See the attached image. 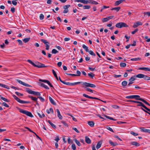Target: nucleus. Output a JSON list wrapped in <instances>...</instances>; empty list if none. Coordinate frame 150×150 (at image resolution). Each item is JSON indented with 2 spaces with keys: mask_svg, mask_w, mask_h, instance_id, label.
I'll use <instances>...</instances> for the list:
<instances>
[{
  "mask_svg": "<svg viewBox=\"0 0 150 150\" xmlns=\"http://www.w3.org/2000/svg\"><path fill=\"white\" fill-rule=\"evenodd\" d=\"M70 6V5H67L63 6V8L64 9V10L63 11V13H67L68 12L69 10L68 9V8Z\"/></svg>",
  "mask_w": 150,
  "mask_h": 150,
  "instance_id": "nucleus-11",
  "label": "nucleus"
},
{
  "mask_svg": "<svg viewBox=\"0 0 150 150\" xmlns=\"http://www.w3.org/2000/svg\"><path fill=\"white\" fill-rule=\"evenodd\" d=\"M25 90L26 91L30 94L35 95L38 96H40L41 95L40 92L33 91L29 88H26Z\"/></svg>",
  "mask_w": 150,
  "mask_h": 150,
  "instance_id": "nucleus-3",
  "label": "nucleus"
},
{
  "mask_svg": "<svg viewBox=\"0 0 150 150\" xmlns=\"http://www.w3.org/2000/svg\"><path fill=\"white\" fill-rule=\"evenodd\" d=\"M56 111L57 113V116L59 117V118L60 119L62 120V116L61 115L60 111L58 109H57Z\"/></svg>",
  "mask_w": 150,
  "mask_h": 150,
  "instance_id": "nucleus-20",
  "label": "nucleus"
},
{
  "mask_svg": "<svg viewBox=\"0 0 150 150\" xmlns=\"http://www.w3.org/2000/svg\"><path fill=\"white\" fill-rule=\"evenodd\" d=\"M58 51L55 49H53L52 51V53L55 54L58 53Z\"/></svg>",
  "mask_w": 150,
  "mask_h": 150,
  "instance_id": "nucleus-47",
  "label": "nucleus"
},
{
  "mask_svg": "<svg viewBox=\"0 0 150 150\" xmlns=\"http://www.w3.org/2000/svg\"><path fill=\"white\" fill-rule=\"evenodd\" d=\"M126 66V64L125 63L121 62L120 63V66L121 67H125Z\"/></svg>",
  "mask_w": 150,
  "mask_h": 150,
  "instance_id": "nucleus-44",
  "label": "nucleus"
},
{
  "mask_svg": "<svg viewBox=\"0 0 150 150\" xmlns=\"http://www.w3.org/2000/svg\"><path fill=\"white\" fill-rule=\"evenodd\" d=\"M102 144V142L101 141H99L96 145V148L97 149L100 148L101 146V144Z\"/></svg>",
  "mask_w": 150,
  "mask_h": 150,
  "instance_id": "nucleus-21",
  "label": "nucleus"
},
{
  "mask_svg": "<svg viewBox=\"0 0 150 150\" xmlns=\"http://www.w3.org/2000/svg\"><path fill=\"white\" fill-rule=\"evenodd\" d=\"M16 81L19 83L25 86H27V87H31V86L30 85L28 84L25 83L22 81H21L19 79H17Z\"/></svg>",
  "mask_w": 150,
  "mask_h": 150,
  "instance_id": "nucleus-13",
  "label": "nucleus"
},
{
  "mask_svg": "<svg viewBox=\"0 0 150 150\" xmlns=\"http://www.w3.org/2000/svg\"><path fill=\"white\" fill-rule=\"evenodd\" d=\"M29 97L32 100L35 101L36 103V104L37 105H39V104L38 103V102L37 101V98L35 97H33L32 96H29Z\"/></svg>",
  "mask_w": 150,
  "mask_h": 150,
  "instance_id": "nucleus-15",
  "label": "nucleus"
},
{
  "mask_svg": "<svg viewBox=\"0 0 150 150\" xmlns=\"http://www.w3.org/2000/svg\"><path fill=\"white\" fill-rule=\"evenodd\" d=\"M16 108L19 110V112L25 114L27 115L30 117H33V115L30 112L27 111L25 110H23V109L19 108L18 107H16Z\"/></svg>",
  "mask_w": 150,
  "mask_h": 150,
  "instance_id": "nucleus-2",
  "label": "nucleus"
},
{
  "mask_svg": "<svg viewBox=\"0 0 150 150\" xmlns=\"http://www.w3.org/2000/svg\"><path fill=\"white\" fill-rule=\"evenodd\" d=\"M144 76V75L142 74H139L135 76L136 77L139 78H143Z\"/></svg>",
  "mask_w": 150,
  "mask_h": 150,
  "instance_id": "nucleus-26",
  "label": "nucleus"
},
{
  "mask_svg": "<svg viewBox=\"0 0 150 150\" xmlns=\"http://www.w3.org/2000/svg\"><path fill=\"white\" fill-rule=\"evenodd\" d=\"M135 78L136 76H132L129 79V82L128 84V86H130L131 84H132L134 83L133 81H134L136 79Z\"/></svg>",
  "mask_w": 150,
  "mask_h": 150,
  "instance_id": "nucleus-7",
  "label": "nucleus"
},
{
  "mask_svg": "<svg viewBox=\"0 0 150 150\" xmlns=\"http://www.w3.org/2000/svg\"><path fill=\"white\" fill-rule=\"evenodd\" d=\"M72 129L75 130L77 133H79L80 132L79 131V130H78L76 129V128L73 127L72 128Z\"/></svg>",
  "mask_w": 150,
  "mask_h": 150,
  "instance_id": "nucleus-61",
  "label": "nucleus"
},
{
  "mask_svg": "<svg viewBox=\"0 0 150 150\" xmlns=\"http://www.w3.org/2000/svg\"><path fill=\"white\" fill-rule=\"evenodd\" d=\"M130 143L132 145L135 146H140V144L136 142H133Z\"/></svg>",
  "mask_w": 150,
  "mask_h": 150,
  "instance_id": "nucleus-24",
  "label": "nucleus"
},
{
  "mask_svg": "<svg viewBox=\"0 0 150 150\" xmlns=\"http://www.w3.org/2000/svg\"><path fill=\"white\" fill-rule=\"evenodd\" d=\"M88 75L92 79H93L94 76H95V74L92 73H88Z\"/></svg>",
  "mask_w": 150,
  "mask_h": 150,
  "instance_id": "nucleus-39",
  "label": "nucleus"
},
{
  "mask_svg": "<svg viewBox=\"0 0 150 150\" xmlns=\"http://www.w3.org/2000/svg\"><path fill=\"white\" fill-rule=\"evenodd\" d=\"M17 41L18 42L20 45H22L23 44V43L21 40H17Z\"/></svg>",
  "mask_w": 150,
  "mask_h": 150,
  "instance_id": "nucleus-63",
  "label": "nucleus"
},
{
  "mask_svg": "<svg viewBox=\"0 0 150 150\" xmlns=\"http://www.w3.org/2000/svg\"><path fill=\"white\" fill-rule=\"evenodd\" d=\"M30 103V101H25L23 100H21V103Z\"/></svg>",
  "mask_w": 150,
  "mask_h": 150,
  "instance_id": "nucleus-49",
  "label": "nucleus"
},
{
  "mask_svg": "<svg viewBox=\"0 0 150 150\" xmlns=\"http://www.w3.org/2000/svg\"><path fill=\"white\" fill-rule=\"evenodd\" d=\"M13 97L18 102L21 103V101L22 100L20 99L19 98L17 97L16 95H13Z\"/></svg>",
  "mask_w": 150,
  "mask_h": 150,
  "instance_id": "nucleus-22",
  "label": "nucleus"
},
{
  "mask_svg": "<svg viewBox=\"0 0 150 150\" xmlns=\"http://www.w3.org/2000/svg\"><path fill=\"white\" fill-rule=\"evenodd\" d=\"M130 133L131 134H132L134 136H137L138 135V134L137 133L134 132L133 131H131Z\"/></svg>",
  "mask_w": 150,
  "mask_h": 150,
  "instance_id": "nucleus-50",
  "label": "nucleus"
},
{
  "mask_svg": "<svg viewBox=\"0 0 150 150\" xmlns=\"http://www.w3.org/2000/svg\"><path fill=\"white\" fill-rule=\"evenodd\" d=\"M140 100H141V101L144 103L145 104H146L149 106H150V105L149 104V103L147 101H146V100H145L144 99H141Z\"/></svg>",
  "mask_w": 150,
  "mask_h": 150,
  "instance_id": "nucleus-34",
  "label": "nucleus"
},
{
  "mask_svg": "<svg viewBox=\"0 0 150 150\" xmlns=\"http://www.w3.org/2000/svg\"><path fill=\"white\" fill-rule=\"evenodd\" d=\"M2 104L6 107L8 108L9 107V106L5 102H3Z\"/></svg>",
  "mask_w": 150,
  "mask_h": 150,
  "instance_id": "nucleus-53",
  "label": "nucleus"
},
{
  "mask_svg": "<svg viewBox=\"0 0 150 150\" xmlns=\"http://www.w3.org/2000/svg\"><path fill=\"white\" fill-rule=\"evenodd\" d=\"M44 16L42 14H41L40 15V20H42L44 19Z\"/></svg>",
  "mask_w": 150,
  "mask_h": 150,
  "instance_id": "nucleus-57",
  "label": "nucleus"
},
{
  "mask_svg": "<svg viewBox=\"0 0 150 150\" xmlns=\"http://www.w3.org/2000/svg\"><path fill=\"white\" fill-rule=\"evenodd\" d=\"M141 59V58L139 57L135 58H132L131 59V60L132 61H138Z\"/></svg>",
  "mask_w": 150,
  "mask_h": 150,
  "instance_id": "nucleus-37",
  "label": "nucleus"
},
{
  "mask_svg": "<svg viewBox=\"0 0 150 150\" xmlns=\"http://www.w3.org/2000/svg\"><path fill=\"white\" fill-rule=\"evenodd\" d=\"M52 73H53L56 79L57 80H58V77L57 76V74H56V72L54 71V70H53V69H52Z\"/></svg>",
  "mask_w": 150,
  "mask_h": 150,
  "instance_id": "nucleus-29",
  "label": "nucleus"
},
{
  "mask_svg": "<svg viewBox=\"0 0 150 150\" xmlns=\"http://www.w3.org/2000/svg\"><path fill=\"white\" fill-rule=\"evenodd\" d=\"M0 86H1L3 87L6 88L7 89H9V88L8 86L6 85L0 83Z\"/></svg>",
  "mask_w": 150,
  "mask_h": 150,
  "instance_id": "nucleus-33",
  "label": "nucleus"
},
{
  "mask_svg": "<svg viewBox=\"0 0 150 150\" xmlns=\"http://www.w3.org/2000/svg\"><path fill=\"white\" fill-rule=\"evenodd\" d=\"M15 93L18 96H23V94H22V93H19L18 92H15Z\"/></svg>",
  "mask_w": 150,
  "mask_h": 150,
  "instance_id": "nucleus-60",
  "label": "nucleus"
},
{
  "mask_svg": "<svg viewBox=\"0 0 150 150\" xmlns=\"http://www.w3.org/2000/svg\"><path fill=\"white\" fill-rule=\"evenodd\" d=\"M47 122L52 126L53 128L54 129L56 128V126L53 123L51 122L50 120H48L47 121Z\"/></svg>",
  "mask_w": 150,
  "mask_h": 150,
  "instance_id": "nucleus-25",
  "label": "nucleus"
},
{
  "mask_svg": "<svg viewBox=\"0 0 150 150\" xmlns=\"http://www.w3.org/2000/svg\"><path fill=\"white\" fill-rule=\"evenodd\" d=\"M137 100H139L141 101V99H143V98H140V96L139 95H134V98Z\"/></svg>",
  "mask_w": 150,
  "mask_h": 150,
  "instance_id": "nucleus-31",
  "label": "nucleus"
},
{
  "mask_svg": "<svg viewBox=\"0 0 150 150\" xmlns=\"http://www.w3.org/2000/svg\"><path fill=\"white\" fill-rule=\"evenodd\" d=\"M127 83V82L126 81H124L122 82V85L123 86H126Z\"/></svg>",
  "mask_w": 150,
  "mask_h": 150,
  "instance_id": "nucleus-38",
  "label": "nucleus"
},
{
  "mask_svg": "<svg viewBox=\"0 0 150 150\" xmlns=\"http://www.w3.org/2000/svg\"><path fill=\"white\" fill-rule=\"evenodd\" d=\"M88 52L90 54H91L93 56H95L96 55V54L92 50L89 51Z\"/></svg>",
  "mask_w": 150,
  "mask_h": 150,
  "instance_id": "nucleus-46",
  "label": "nucleus"
},
{
  "mask_svg": "<svg viewBox=\"0 0 150 150\" xmlns=\"http://www.w3.org/2000/svg\"><path fill=\"white\" fill-rule=\"evenodd\" d=\"M75 142L76 143V144L78 146H80L81 145V144L80 142L76 139H75L74 140Z\"/></svg>",
  "mask_w": 150,
  "mask_h": 150,
  "instance_id": "nucleus-45",
  "label": "nucleus"
},
{
  "mask_svg": "<svg viewBox=\"0 0 150 150\" xmlns=\"http://www.w3.org/2000/svg\"><path fill=\"white\" fill-rule=\"evenodd\" d=\"M49 99L51 103L52 104L54 105H56V103L53 100L52 98L50 96L49 97Z\"/></svg>",
  "mask_w": 150,
  "mask_h": 150,
  "instance_id": "nucleus-23",
  "label": "nucleus"
},
{
  "mask_svg": "<svg viewBox=\"0 0 150 150\" xmlns=\"http://www.w3.org/2000/svg\"><path fill=\"white\" fill-rule=\"evenodd\" d=\"M63 83L67 85H71V83L69 82H67L66 81H64L63 82Z\"/></svg>",
  "mask_w": 150,
  "mask_h": 150,
  "instance_id": "nucleus-54",
  "label": "nucleus"
},
{
  "mask_svg": "<svg viewBox=\"0 0 150 150\" xmlns=\"http://www.w3.org/2000/svg\"><path fill=\"white\" fill-rule=\"evenodd\" d=\"M91 8V6L88 5H85L83 6V9H89Z\"/></svg>",
  "mask_w": 150,
  "mask_h": 150,
  "instance_id": "nucleus-41",
  "label": "nucleus"
},
{
  "mask_svg": "<svg viewBox=\"0 0 150 150\" xmlns=\"http://www.w3.org/2000/svg\"><path fill=\"white\" fill-rule=\"evenodd\" d=\"M27 62L31 64L34 66L37 67L39 68L44 67H46V66H45V64L40 63L38 62H36V64H35L30 59H28L27 60Z\"/></svg>",
  "mask_w": 150,
  "mask_h": 150,
  "instance_id": "nucleus-1",
  "label": "nucleus"
},
{
  "mask_svg": "<svg viewBox=\"0 0 150 150\" xmlns=\"http://www.w3.org/2000/svg\"><path fill=\"white\" fill-rule=\"evenodd\" d=\"M141 130L144 132L150 133V130L146 129L144 127H142L141 128Z\"/></svg>",
  "mask_w": 150,
  "mask_h": 150,
  "instance_id": "nucleus-19",
  "label": "nucleus"
},
{
  "mask_svg": "<svg viewBox=\"0 0 150 150\" xmlns=\"http://www.w3.org/2000/svg\"><path fill=\"white\" fill-rule=\"evenodd\" d=\"M39 83L40 86L45 88V89H49V88L44 83L41 82H39Z\"/></svg>",
  "mask_w": 150,
  "mask_h": 150,
  "instance_id": "nucleus-17",
  "label": "nucleus"
},
{
  "mask_svg": "<svg viewBox=\"0 0 150 150\" xmlns=\"http://www.w3.org/2000/svg\"><path fill=\"white\" fill-rule=\"evenodd\" d=\"M142 23L140 21H137V22L134 23L133 27L134 28H135L138 27L139 25H142Z\"/></svg>",
  "mask_w": 150,
  "mask_h": 150,
  "instance_id": "nucleus-14",
  "label": "nucleus"
},
{
  "mask_svg": "<svg viewBox=\"0 0 150 150\" xmlns=\"http://www.w3.org/2000/svg\"><path fill=\"white\" fill-rule=\"evenodd\" d=\"M127 101L128 102H134V103H138V102H139L138 101H134V100H127Z\"/></svg>",
  "mask_w": 150,
  "mask_h": 150,
  "instance_id": "nucleus-59",
  "label": "nucleus"
},
{
  "mask_svg": "<svg viewBox=\"0 0 150 150\" xmlns=\"http://www.w3.org/2000/svg\"><path fill=\"white\" fill-rule=\"evenodd\" d=\"M40 40L45 45V49L48 50L50 47V43L46 40L45 39H41Z\"/></svg>",
  "mask_w": 150,
  "mask_h": 150,
  "instance_id": "nucleus-5",
  "label": "nucleus"
},
{
  "mask_svg": "<svg viewBox=\"0 0 150 150\" xmlns=\"http://www.w3.org/2000/svg\"><path fill=\"white\" fill-rule=\"evenodd\" d=\"M139 104L137 105V106H141L144 108L145 109L148 111L149 112L150 109L146 107L142 102L139 101L138 103Z\"/></svg>",
  "mask_w": 150,
  "mask_h": 150,
  "instance_id": "nucleus-9",
  "label": "nucleus"
},
{
  "mask_svg": "<svg viewBox=\"0 0 150 150\" xmlns=\"http://www.w3.org/2000/svg\"><path fill=\"white\" fill-rule=\"evenodd\" d=\"M83 48L85 50L86 52H88L89 50L88 49V47L86 46L85 45H83L82 46Z\"/></svg>",
  "mask_w": 150,
  "mask_h": 150,
  "instance_id": "nucleus-32",
  "label": "nucleus"
},
{
  "mask_svg": "<svg viewBox=\"0 0 150 150\" xmlns=\"http://www.w3.org/2000/svg\"><path fill=\"white\" fill-rule=\"evenodd\" d=\"M71 148L73 149H76V147L75 144H72L71 145Z\"/></svg>",
  "mask_w": 150,
  "mask_h": 150,
  "instance_id": "nucleus-58",
  "label": "nucleus"
},
{
  "mask_svg": "<svg viewBox=\"0 0 150 150\" xmlns=\"http://www.w3.org/2000/svg\"><path fill=\"white\" fill-rule=\"evenodd\" d=\"M144 14L145 15H147L148 16H150V12H144Z\"/></svg>",
  "mask_w": 150,
  "mask_h": 150,
  "instance_id": "nucleus-62",
  "label": "nucleus"
},
{
  "mask_svg": "<svg viewBox=\"0 0 150 150\" xmlns=\"http://www.w3.org/2000/svg\"><path fill=\"white\" fill-rule=\"evenodd\" d=\"M115 26L116 27L118 28H122L123 27H127L128 25L125 23L123 22H119L117 23Z\"/></svg>",
  "mask_w": 150,
  "mask_h": 150,
  "instance_id": "nucleus-4",
  "label": "nucleus"
},
{
  "mask_svg": "<svg viewBox=\"0 0 150 150\" xmlns=\"http://www.w3.org/2000/svg\"><path fill=\"white\" fill-rule=\"evenodd\" d=\"M82 84L87 87L95 88L96 87V85L94 84L86 82H85L84 83H82Z\"/></svg>",
  "mask_w": 150,
  "mask_h": 150,
  "instance_id": "nucleus-6",
  "label": "nucleus"
},
{
  "mask_svg": "<svg viewBox=\"0 0 150 150\" xmlns=\"http://www.w3.org/2000/svg\"><path fill=\"white\" fill-rule=\"evenodd\" d=\"M106 128L108 129V130H109L111 132H114V131L113 130V129H112V128H111L110 127H109V126H106Z\"/></svg>",
  "mask_w": 150,
  "mask_h": 150,
  "instance_id": "nucleus-42",
  "label": "nucleus"
},
{
  "mask_svg": "<svg viewBox=\"0 0 150 150\" xmlns=\"http://www.w3.org/2000/svg\"><path fill=\"white\" fill-rule=\"evenodd\" d=\"M1 99L7 102H9V101L7 99L5 98H4L3 97H1Z\"/></svg>",
  "mask_w": 150,
  "mask_h": 150,
  "instance_id": "nucleus-51",
  "label": "nucleus"
},
{
  "mask_svg": "<svg viewBox=\"0 0 150 150\" xmlns=\"http://www.w3.org/2000/svg\"><path fill=\"white\" fill-rule=\"evenodd\" d=\"M127 98L133 99L134 98V95L128 96L126 97Z\"/></svg>",
  "mask_w": 150,
  "mask_h": 150,
  "instance_id": "nucleus-40",
  "label": "nucleus"
},
{
  "mask_svg": "<svg viewBox=\"0 0 150 150\" xmlns=\"http://www.w3.org/2000/svg\"><path fill=\"white\" fill-rule=\"evenodd\" d=\"M39 81H42L44 83H47V84L51 87H52L53 88H54V87L51 84L50 82L47 80H42L41 79H39Z\"/></svg>",
  "mask_w": 150,
  "mask_h": 150,
  "instance_id": "nucleus-10",
  "label": "nucleus"
},
{
  "mask_svg": "<svg viewBox=\"0 0 150 150\" xmlns=\"http://www.w3.org/2000/svg\"><path fill=\"white\" fill-rule=\"evenodd\" d=\"M30 38H25L24 39H23V41L25 42V43H26L28 42L30 40Z\"/></svg>",
  "mask_w": 150,
  "mask_h": 150,
  "instance_id": "nucleus-35",
  "label": "nucleus"
},
{
  "mask_svg": "<svg viewBox=\"0 0 150 150\" xmlns=\"http://www.w3.org/2000/svg\"><path fill=\"white\" fill-rule=\"evenodd\" d=\"M108 21V19L106 17L103 18V19L102 20V22L103 23H104L107 22Z\"/></svg>",
  "mask_w": 150,
  "mask_h": 150,
  "instance_id": "nucleus-55",
  "label": "nucleus"
},
{
  "mask_svg": "<svg viewBox=\"0 0 150 150\" xmlns=\"http://www.w3.org/2000/svg\"><path fill=\"white\" fill-rule=\"evenodd\" d=\"M120 7H116L113 8L111 9V10H115L116 11L118 12L120 9Z\"/></svg>",
  "mask_w": 150,
  "mask_h": 150,
  "instance_id": "nucleus-30",
  "label": "nucleus"
},
{
  "mask_svg": "<svg viewBox=\"0 0 150 150\" xmlns=\"http://www.w3.org/2000/svg\"><path fill=\"white\" fill-rule=\"evenodd\" d=\"M38 98L40 99V101L42 102H44L45 101V99L41 96H38Z\"/></svg>",
  "mask_w": 150,
  "mask_h": 150,
  "instance_id": "nucleus-48",
  "label": "nucleus"
},
{
  "mask_svg": "<svg viewBox=\"0 0 150 150\" xmlns=\"http://www.w3.org/2000/svg\"><path fill=\"white\" fill-rule=\"evenodd\" d=\"M109 143L111 145L113 146H115L117 145L118 144L116 142L115 143H113L112 141L111 140H110L109 141Z\"/></svg>",
  "mask_w": 150,
  "mask_h": 150,
  "instance_id": "nucleus-27",
  "label": "nucleus"
},
{
  "mask_svg": "<svg viewBox=\"0 0 150 150\" xmlns=\"http://www.w3.org/2000/svg\"><path fill=\"white\" fill-rule=\"evenodd\" d=\"M145 80H150V77L147 76V75H144V76L143 78Z\"/></svg>",
  "mask_w": 150,
  "mask_h": 150,
  "instance_id": "nucleus-36",
  "label": "nucleus"
},
{
  "mask_svg": "<svg viewBox=\"0 0 150 150\" xmlns=\"http://www.w3.org/2000/svg\"><path fill=\"white\" fill-rule=\"evenodd\" d=\"M140 109H142V110H143L144 112H145L148 113V114H149L150 115V113L149 112H148L147 111H146V110H145V109H144L142 107H141L140 108ZM149 112H150V110Z\"/></svg>",
  "mask_w": 150,
  "mask_h": 150,
  "instance_id": "nucleus-52",
  "label": "nucleus"
},
{
  "mask_svg": "<svg viewBox=\"0 0 150 150\" xmlns=\"http://www.w3.org/2000/svg\"><path fill=\"white\" fill-rule=\"evenodd\" d=\"M104 116L106 117L107 118L109 119L110 120H116V119H114L113 118L107 116L106 115H105Z\"/></svg>",
  "mask_w": 150,
  "mask_h": 150,
  "instance_id": "nucleus-43",
  "label": "nucleus"
},
{
  "mask_svg": "<svg viewBox=\"0 0 150 150\" xmlns=\"http://www.w3.org/2000/svg\"><path fill=\"white\" fill-rule=\"evenodd\" d=\"M85 141L86 143L88 144H90L91 143V140L87 136L85 137Z\"/></svg>",
  "mask_w": 150,
  "mask_h": 150,
  "instance_id": "nucleus-18",
  "label": "nucleus"
},
{
  "mask_svg": "<svg viewBox=\"0 0 150 150\" xmlns=\"http://www.w3.org/2000/svg\"><path fill=\"white\" fill-rule=\"evenodd\" d=\"M88 125L91 127H93L94 126V123L91 121H90L88 122Z\"/></svg>",
  "mask_w": 150,
  "mask_h": 150,
  "instance_id": "nucleus-28",
  "label": "nucleus"
},
{
  "mask_svg": "<svg viewBox=\"0 0 150 150\" xmlns=\"http://www.w3.org/2000/svg\"><path fill=\"white\" fill-rule=\"evenodd\" d=\"M54 140L57 141V142L59 140V137L58 136H57V137L55 138Z\"/></svg>",
  "mask_w": 150,
  "mask_h": 150,
  "instance_id": "nucleus-64",
  "label": "nucleus"
},
{
  "mask_svg": "<svg viewBox=\"0 0 150 150\" xmlns=\"http://www.w3.org/2000/svg\"><path fill=\"white\" fill-rule=\"evenodd\" d=\"M83 96H84L85 97L88 98L93 99H96V100H100L102 102H103V100L99 99L98 98H97L96 97H94L90 96L85 93H84L83 94Z\"/></svg>",
  "mask_w": 150,
  "mask_h": 150,
  "instance_id": "nucleus-8",
  "label": "nucleus"
},
{
  "mask_svg": "<svg viewBox=\"0 0 150 150\" xmlns=\"http://www.w3.org/2000/svg\"><path fill=\"white\" fill-rule=\"evenodd\" d=\"M125 0H119V1H117L115 2V6L119 5L120 4L124 1Z\"/></svg>",
  "mask_w": 150,
  "mask_h": 150,
  "instance_id": "nucleus-16",
  "label": "nucleus"
},
{
  "mask_svg": "<svg viewBox=\"0 0 150 150\" xmlns=\"http://www.w3.org/2000/svg\"><path fill=\"white\" fill-rule=\"evenodd\" d=\"M138 31V29H136L134 31H132L131 33L132 34H134L136 33Z\"/></svg>",
  "mask_w": 150,
  "mask_h": 150,
  "instance_id": "nucleus-56",
  "label": "nucleus"
},
{
  "mask_svg": "<svg viewBox=\"0 0 150 150\" xmlns=\"http://www.w3.org/2000/svg\"><path fill=\"white\" fill-rule=\"evenodd\" d=\"M16 81L19 83L25 86H27V87H31V86L30 85L28 84L25 83L22 81H21L19 79H17Z\"/></svg>",
  "mask_w": 150,
  "mask_h": 150,
  "instance_id": "nucleus-12",
  "label": "nucleus"
}]
</instances>
